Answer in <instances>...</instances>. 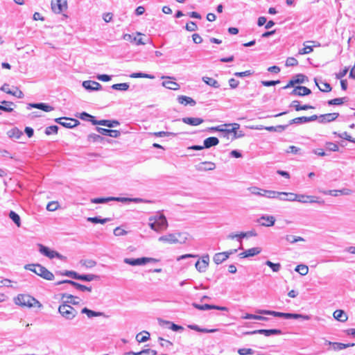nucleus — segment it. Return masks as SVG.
<instances>
[{"label": "nucleus", "instance_id": "nucleus-1", "mask_svg": "<svg viewBox=\"0 0 355 355\" xmlns=\"http://www.w3.org/2000/svg\"><path fill=\"white\" fill-rule=\"evenodd\" d=\"M257 313L262 315H268L274 317L283 318L284 319H302L304 320H310V316L307 315H302L300 313H283L278 312L275 311H270V310H263L258 309L256 311Z\"/></svg>", "mask_w": 355, "mask_h": 355}, {"label": "nucleus", "instance_id": "nucleus-2", "mask_svg": "<svg viewBox=\"0 0 355 355\" xmlns=\"http://www.w3.org/2000/svg\"><path fill=\"white\" fill-rule=\"evenodd\" d=\"M150 227L155 232H159L166 230L168 227V222L164 214H157L149 218Z\"/></svg>", "mask_w": 355, "mask_h": 355}, {"label": "nucleus", "instance_id": "nucleus-3", "mask_svg": "<svg viewBox=\"0 0 355 355\" xmlns=\"http://www.w3.org/2000/svg\"><path fill=\"white\" fill-rule=\"evenodd\" d=\"M26 270H30L46 280H53L54 275L47 270L45 267L39 263L26 264L24 266Z\"/></svg>", "mask_w": 355, "mask_h": 355}, {"label": "nucleus", "instance_id": "nucleus-4", "mask_svg": "<svg viewBox=\"0 0 355 355\" xmlns=\"http://www.w3.org/2000/svg\"><path fill=\"white\" fill-rule=\"evenodd\" d=\"M17 304L28 308L38 307L42 308V304L35 297L25 294L19 295L15 300Z\"/></svg>", "mask_w": 355, "mask_h": 355}, {"label": "nucleus", "instance_id": "nucleus-5", "mask_svg": "<svg viewBox=\"0 0 355 355\" xmlns=\"http://www.w3.org/2000/svg\"><path fill=\"white\" fill-rule=\"evenodd\" d=\"M58 312L67 320H73L78 314V311L71 305L62 303L58 307Z\"/></svg>", "mask_w": 355, "mask_h": 355}, {"label": "nucleus", "instance_id": "nucleus-6", "mask_svg": "<svg viewBox=\"0 0 355 355\" xmlns=\"http://www.w3.org/2000/svg\"><path fill=\"white\" fill-rule=\"evenodd\" d=\"M248 190L253 195L275 199V191L266 190L257 187H251Z\"/></svg>", "mask_w": 355, "mask_h": 355}, {"label": "nucleus", "instance_id": "nucleus-7", "mask_svg": "<svg viewBox=\"0 0 355 355\" xmlns=\"http://www.w3.org/2000/svg\"><path fill=\"white\" fill-rule=\"evenodd\" d=\"M183 235L182 233L178 234H168L166 235H164L160 236L158 240L160 242L168 243L170 244L177 243H184L187 237H184L183 241H180L178 237H181Z\"/></svg>", "mask_w": 355, "mask_h": 355}, {"label": "nucleus", "instance_id": "nucleus-8", "mask_svg": "<svg viewBox=\"0 0 355 355\" xmlns=\"http://www.w3.org/2000/svg\"><path fill=\"white\" fill-rule=\"evenodd\" d=\"M38 246L40 252L49 259L58 258L59 259H62L64 258V257L58 252L51 250L49 248L42 244H39Z\"/></svg>", "mask_w": 355, "mask_h": 355}, {"label": "nucleus", "instance_id": "nucleus-9", "mask_svg": "<svg viewBox=\"0 0 355 355\" xmlns=\"http://www.w3.org/2000/svg\"><path fill=\"white\" fill-rule=\"evenodd\" d=\"M275 198H278L282 201H297V194L289 192L275 191Z\"/></svg>", "mask_w": 355, "mask_h": 355}, {"label": "nucleus", "instance_id": "nucleus-10", "mask_svg": "<svg viewBox=\"0 0 355 355\" xmlns=\"http://www.w3.org/2000/svg\"><path fill=\"white\" fill-rule=\"evenodd\" d=\"M62 284H70V285L73 286L75 288H76L77 290H79L81 291H89V292L92 291V287H87L85 285L80 284L78 282H76L74 281L69 280V279H64V280L58 282L57 283H55V285H60Z\"/></svg>", "mask_w": 355, "mask_h": 355}, {"label": "nucleus", "instance_id": "nucleus-11", "mask_svg": "<svg viewBox=\"0 0 355 355\" xmlns=\"http://www.w3.org/2000/svg\"><path fill=\"white\" fill-rule=\"evenodd\" d=\"M67 8V0H56V2H51V9L52 10L57 14H60L64 10Z\"/></svg>", "mask_w": 355, "mask_h": 355}, {"label": "nucleus", "instance_id": "nucleus-12", "mask_svg": "<svg viewBox=\"0 0 355 355\" xmlns=\"http://www.w3.org/2000/svg\"><path fill=\"white\" fill-rule=\"evenodd\" d=\"M316 119H318V116L315 114L311 116H300L290 120L288 125L289 126L292 124H302L315 121Z\"/></svg>", "mask_w": 355, "mask_h": 355}, {"label": "nucleus", "instance_id": "nucleus-13", "mask_svg": "<svg viewBox=\"0 0 355 355\" xmlns=\"http://www.w3.org/2000/svg\"><path fill=\"white\" fill-rule=\"evenodd\" d=\"M209 263V254H205L202 257V260H198L196 263V268L200 272H204L206 271Z\"/></svg>", "mask_w": 355, "mask_h": 355}, {"label": "nucleus", "instance_id": "nucleus-14", "mask_svg": "<svg viewBox=\"0 0 355 355\" xmlns=\"http://www.w3.org/2000/svg\"><path fill=\"white\" fill-rule=\"evenodd\" d=\"M193 307L198 310L205 311V310H211V309H216L219 311H227L228 309L225 306H220L217 305H213V304H198L196 303L193 304Z\"/></svg>", "mask_w": 355, "mask_h": 355}, {"label": "nucleus", "instance_id": "nucleus-15", "mask_svg": "<svg viewBox=\"0 0 355 355\" xmlns=\"http://www.w3.org/2000/svg\"><path fill=\"white\" fill-rule=\"evenodd\" d=\"M96 130L101 135L109 136L113 138H117L121 135V132L116 130H110L103 128L96 127Z\"/></svg>", "mask_w": 355, "mask_h": 355}, {"label": "nucleus", "instance_id": "nucleus-16", "mask_svg": "<svg viewBox=\"0 0 355 355\" xmlns=\"http://www.w3.org/2000/svg\"><path fill=\"white\" fill-rule=\"evenodd\" d=\"M311 94V90L304 86H296L291 92L292 96H304Z\"/></svg>", "mask_w": 355, "mask_h": 355}, {"label": "nucleus", "instance_id": "nucleus-17", "mask_svg": "<svg viewBox=\"0 0 355 355\" xmlns=\"http://www.w3.org/2000/svg\"><path fill=\"white\" fill-rule=\"evenodd\" d=\"M257 222L265 227L273 226L275 223V218L273 216L263 215L260 217Z\"/></svg>", "mask_w": 355, "mask_h": 355}, {"label": "nucleus", "instance_id": "nucleus-18", "mask_svg": "<svg viewBox=\"0 0 355 355\" xmlns=\"http://www.w3.org/2000/svg\"><path fill=\"white\" fill-rule=\"evenodd\" d=\"M297 201L302 203H321L318 200V198L313 196H307L303 194H297Z\"/></svg>", "mask_w": 355, "mask_h": 355}, {"label": "nucleus", "instance_id": "nucleus-19", "mask_svg": "<svg viewBox=\"0 0 355 355\" xmlns=\"http://www.w3.org/2000/svg\"><path fill=\"white\" fill-rule=\"evenodd\" d=\"M31 108H37L46 112L53 111L54 110L53 107L44 103H28L27 105V109L30 110Z\"/></svg>", "mask_w": 355, "mask_h": 355}, {"label": "nucleus", "instance_id": "nucleus-20", "mask_svg": "<svg viewBox=\"0 0 355 355\" xmlns=\"http://www.w3.org/2000/svg\"><path fill=\"white\" fill-rule=\"evenodd\" d=\"M83 87L88 91H98L102 88L100 83L94 80L83 81Z\"/></svg>", "mask_w": 355, "mask_h": 355}, {"label": "nucleus", "instance_id": "nucleus-21", "mask_svg": "<svg viewBox=\"0 0 355 355\" xmlns=\"http://www.w3.org/2000/svg\"><path fill=\"white\" fill-rule=\"evenodd\" d=\"M216 168V164L211 162H203L196 166L198 171H212Z\"/></svg>", "mask_w": 355, "mask_h": 355}, {"label": "nucleus", "instance_id": "nucleus-22", "mask_svg": "<svg viewBox=\"0 0 355 355\" xmlns=\"http://www.w3.org/2000/svg\"><path fill=\"white\" fill-rule=\"evenodd\" d=\"M339 116L338 113H329L320 115L318 119L320 123H329L335 121Z\"/></svg>", "mask_w": 355, "mask_h": 355}, {"label": "nucleus", "instance_id": "nucleus-23", "mask_svg": "<svg viewBox=\"0 0 355 355\" xmlns=\"http://www.w3.org/2000/svg\"><path fill=\"white\" fill-rule=\"evenodd\" d=\"M159 324L160 325H166L167 328L171 329L173 331H179L184 329L183 327L176 324L170 321L159 319Z\"/></svg>", "mask_w": 355, "mask_h": 355}, {"label": "nucleus", "instance_id": "nucleus-24", "mask_svg": "<svg viewBox=\"0 0 355 355\" xmlns=\"http://www.w3.org/2000/svg\"><path fill=\"white\" fill-rule=\"evenodd\" d=\"M261 252L260 248H252L239 254L241 258H247L259 254Z\"/></svg>", "mask_w": 355, "mask_h": 355}, {"label": "nucleus", "instance_id": "nucleus-25", "mask_svg": "<svg viewBox=\"0 0 355 355\" xmlns=\"http://www.w3.org/2000/svg\"><path fill=\"white\" fill-rule=\"evenodd\" d=\"M314 81L315 85L318 86V89L322 92H329L331 91L332 87H331L330 84H329L327 82H323L321 80H318V78H315Z\"/></svg>", "mask_w": 355, "mask_h": 355}, {"label": "nucleus", "instance_id": "nucleus-26", "mask_svg": "<svg viewBox=\"0 0 355 355\" xmlns=\"http://www.w3.org/2000/svg\"><path fill=\"white\" fill-rule=\"evenodd\" d=\"M124 263L130 266H142L146 264V260L144 257L132 259V258H125L123 260Z\"/></svg>", "mask_w": 355, "mask_h": 355}, {"label": "nucleus", "instance_id": "nucleus-27", "mask_svg": "<svg viewBox=\"0 0 355 355\" xmlns=\"http://www.w3.org/2000/svg\"><path fill=\"white\" fill-rule=\"evenodd\" d=\"M182 121L186 124L196 126L204 122V120L201 118L194 117H184L182 119Z\"/></svg>", "mask_w": 355, "mask_h": 355}, {"label": "nucleus", "instance_id": "nucleus-28", "mask_svg": "<svg viewBox=\"0 0 355 355\" xmlns=\"http://www.w3.org/2000/svg\"><path fill=\"white\" fill-rule=\"evenodd\" d=\"M62 299H66L65 301H64V303H67V304H71L73 305H77L80 303V299L78 297L73 296L70 294L64 293L62 294Z\"/></svg>", "mask_w": 355, "mask_h": 355}, {"label": "nucleus", "instance_id": "nucleus-29", "mask_svg": "<svg viewBox=\"0 0 355 355\" xmlns=\"http://www.w3.org/2000/svg\"><path fill=\"white\" fill-rule=\"evenodd\" d=\"M257 332L259 334L264 335L265 336H270L273 335H282L283 334L281 329H257Z\"/></svg>", "mask_w": 355, "mask_h": 355}, {"label": "nucleus", "instance_id": "nucleus-30", "mask_svg": "<svg viewBox=\"0 0 355 355\" xmlns=\"http://www.w3.org/2000/svg\"><path fill=\"white\" fill-rule=\"evenodd\" d=\"M224 127L227 128L232 126V128L230 130L227 131V132H232L234 133V139L239 138L243 137L244 135H237V130L240 128V125L239 123H225L223 124Z\"/></svg>", "mask_w": 355, "mask_h": 355}, {"label": "nucleus", "instance_id": "nucleus-31", "mask_svg": "<svg viewBox=\"0 0 355 355\" xmlns=\"http://www.w3.org/2000/svg\"><path fill=\"white\" fill-rule=\"evenodd\" d=\"M178 101L179 103L184 105H190L194 106L196 103L192 98L187 96H179L178 97Z\"/></svg>", "mask_w": 355, "mask_h": 355}, {"label": "nucleus", "instance_id": "nucleus-32", "mask_svg": "<svg viewBox=\"0 0 355 355\" xmlns=\"http://www.w3.org/2000/svg\"><path fill=\"white\" fill-rule=\"evenodd\" d=\"M219 143V140L216 137H210L204 140V147L205 148H209L212 146H215L218 145Z\"/></svg>", "mask_w": 355, "mask_h": 355}, {"label": "nucleus", "instance_id": "nucleus-33", "mask_svg": "<svg viewBox=\"0 0 355 355\" xmlns=\"http://www.w3.org/2000/svg\"><path fill=\"white\" fill-rule=\"evenodd\" d=\"M333 315L336 320L343 322H345L348 318L347 313L344 311L340 309L336 310L334 312Z\"/></svg>", "mask_w": 355, "mask_h": 355}, {"label": "nucleus", "instance_id": "nucleus-34", "mask_svg": "<svg viewBox=\"0 0 355 355\" xmlns=\"http://www.w3.org/2000/svg\"><path fill=\"white\" fill-rule=\"evenodd\" d=\"M7 135L11 139H18L23 135V132L17 128H13L8 131Z\"/></svg>", "mask_w": 355, "mask_h": 355}, {"label": "nucleus", "instance_id": "nucleus-35", "mask_svg": "<svg viewBox=\"0 0 355 355\" xmlns=\"http://www.w3.org/2000/svg\"><path fill=\"white\" fill-rule=\"evenodd\" d=\"M187 327L190 329H192V330H194V331H196L198 332H201V333H213V332L216 331V329H206V328H202L197 324H189Z\"/></svg>", "mask_w": 355, "mask_h": 355}, {"label": "nucleus", "instance_id": "nucleus-36", "mask_svg": "<svg viewBox=\"0 0 355 355\" xmlns=\"http://www.w3.org/2000/svg\"><path fill=\"white\" fill-rule=\"evenodd\" d=\"M64 120L68 121L69 122L62 121L61 125L67 128H73L80 123L79 121L71 118H67V119Z\"/></svg>", "mask_w": 355, "mask_h": 355}, {"label": "nucleus", "instance_id": "nucleus-37", "mask_svg": "<svg viewBox=\"0 0 355 355\" xmlns=\"http://www.w3.org/2000/svg\"><path fill=\"white\" fill-rule=\"evenodd\" d=\"M100 277L96 275L93 274H83L80 275L78 277V280L84 281V282H92L93 280L99 279Z\"/></svg>", "mask_w": 355, "mask_h": 355}, {"label": "nucleus", "instance_id": "nucleus-38", "mask_svg": "<svg viewBox=\"0 0 355 355\" xmlns=\"http://www.w3.org/2000/svg\"><path fill=\"white\" fill-rule=\"evenodd\" d=\"M288 127V124L287 125H276V126H267V127H265L264 129L269 132H282Z\"/></svg>", "mask_w": 355, "mask_h": 355}, {"label": "nucleus", "instance_id": "nucleus-39", "mask_svg": "<svg viewBox=\"0 0 355 355\" xmlns=\"http://www.w3.org/2000/svg\"><path fill=\"white\" fill-rule=\"evenodd\" d=\"M81 313L86 314L88 318L101 316L104 315L103 312L94 311L87 309V307L83 308L81 311Z\"/></svg>", "mask_w": 355, "mask_h": 355}, {"label": "nucleus", "instance_id": "nucleus-40", "mask_svg": "<svg viewBox=\"0 0 355 355\" xmlns=\"http://www.w3.org/2000/svg\"><path fill=\"white\" fill-rule=\"evenodd\" d=\"M150 339V334L147 331H143L136 336V340L139 343H144Z\"/></svg>", "mask_w": 355, "mask_h": 355}, {"label": "nucleus", "instance_id": "nucleus-41", "mask_svg": "<svg viewBox=\"0 0 355 355\" xmlns=\"http://www.w3.org/2000/svg\"><path fill=\"white\" fill-rule=\"evenodd\" d=\"M202 80L207 85H208L214 88H219L220 87V84L218 83V82L216 80L214 79L213 78L204 76V77H202Z\"/></svg>", "mask_w": 355, "mask_h": 355}, {"label": "nucleus", "instance_id": "nucleus-42", "mask_svg": "<svg viewBox=\"0 0 355 355\" xmlns=\"http://www.w3.org/2000/svg\"><path fill=\"white\" fill-rule=\"evenodd\" d=\"M8 216L17 227H19L21 226V218L18 214L14 211H10L8 214Z\"/></svg>", "mask_w": 355, "mask_h": 355}, {"label": "nucleus", "instance_id": "nucleus-43", "mask_svg": "<svg viewBox=\"0 0 355 355\" xmlns=\"http://www.w3.org/2000/svg\"><path fill=\"white\" fill-rule=\"evenodd\" d=\"M87 221L95 223V224H96V223L105 224V223L110 221V218H101L100 216L89 217V218H87Z\"/></svg>", "mask_w": 355, "mask_h": 355}, {"label": "nucleus", "instance_id": "nucleus-44", "mask_svg": "<svg viewBox=\"0 0 355 355\" xmlns=\"http://www.w3.org/2000/svg\"><path fill=\"white\" fill-rule=\"evenodd\" d=\"M223 252H218L214 254L213 257L214 262L218 265L226 261V257Z\"/></svg>", "mask_w": 355, "mask_h": 355}, {"label": "nucleus", "instance_id": "nucleus-45", "mask_svg": "<svg viewBox=\"0 0 355 355\" xmlns=\"http://www.w3.org/2000/svg\"><path fill=\"white\" fill-rule=\"evenodd\" d=\"M347 100V97L343 98H336L327 101L329 105H340L343 104Z\"/></svg>", "mask_w": 355, "mask_h": 355}, {"label": "nucleus", "instance_id": "nucleus-46", "mask_svg": "<svg viewBox=\"0 0 355 355\" xmlns=\"http://www.w3.org/2000/svg\"><path fill=\"white\" fill-rule=\"evenodd\" d=\"M162 86H164V87H166L167 89H172V90H177L180 87L179 85L177 83L173 82V81H169V80L164 81L162 83Z\"/></svg>", "mask_w": 355, "mask_h": 355}, {"label": "nucleus", "instance_id": "nucleus-47", "mask_svg": "<svg viewBox=\"0 0 355 355\" xmlns=\"http://www.w3.org/2000/svg\"><path fill=\"white\" fill-rule=\"evenodd\" d=\"M130 85L127 83L114 84L111 86L113 89L126 91L129 89Z\"/></svg>", "mask_w": 355, "mask_h": 355}, {"label": "nucleus", "instance_id": "nucleus-48", "mask_svg": "<svg viewBox=\"0 0 355 355\" xmlns=\"http://www.w3.org/2000/svg\"><path fill=\"white\" fill-rule=\"evenodd\" d=\"M80 263L87 268H93L96 265V262L92 259H82L80 261Z\"/></svg>", "mask_w": 355, "mask_h": 355}, {"label": "nucleus", "instance_id": "nucleus-49", "mask_svg": "<svg viewBox=\"0 0 355 355\" xmlns=\"http://www.w3.org/2000/svg\"><path fill=\"white\" fill-rule=\"evenodd\" d=\"M354 346V343L344 344L341 343H334L333 347L336 350H342L349 347Z\"/></svg>", "mask_w": 355, "mask_h": 355}, {"label": "nucleus", "instance_id": "nucleus-50", "mask_svg": "<svg viewBox=\"0 0 355 355\" xmlns=\"http://www.w3.org/2000/svg\"><path fill=\"white\" fill-rule=\"evenodd\" d=\"M131 78H146L150 79H154L155 76L151 74L145 73L142 72L133 73L130 76Z\"/></svg>", "mask_w": 355, "mask_h": 355}, {"label": "nucleus", "instance_id": "nucleus-51", "mask_svg": "<svg viewBox=\"0 0 355 355\" xmlns=\"http://www.w3.org/2000/svg\"><path fill=\"white\" fill-rule=\"evenodd\" d=\"M61 275L63 276L71 277L76 280H78V277L80 275V274L73 270H65L63 272H62Z\"/></svg>", "mask_w": 355, "mask_h": 355}, {"label": "nucleus", "instance_id": "nucleus-52", "mask_svg": "<svg viewBox=\"0 0 355 355\" xmlns=\"http://www.w3.org/2000/svg\"><path fill=\"white\" fill-rule=\"evenodd\" d=\"M110 201H112V197L95 198L91 200V202L94 204L107 203Z\"/></svg>", "mask_w": 355, "mask_h": 355}, {"label": "nucleus", "instance_id": "nucleus-53", "mask_svg": "<svg viewBox=\"0 0 355 355\" xmlns=\"http://www.w3.org/2000/svg\"><path fill=\"white\" fill-rule=\"evenodd\" d=\"M295 270L299 272L301 275H306L309 272V268L306 265L300 264L297 266Z\"/></svg>", "mask_w": 355, "mask_h": 355}, {"label": "nucleus", "instance_id": "nucleus-54", "mask_svg": "<svg viewBox=\"0 0 355 355\" xmlns=\"http://www.w3.org/2000/svg\"><path fill=\"white\" fill-rule=\"evenodd\" d=\"M104 138L99 135L92 133L88 135V140L92 142H102Z\"/></svg>", "mask_w": 355, "mask_h": 355}, {"label": "nucleus", "instance_id": "nucleus-55", "mask_svg": "<svg viewBox=\"0 0 355 355\" xmlns=\"http://www.w3.org/2000/svg\"><path fill=\"white\" fill-rule=\"evenodd\" d=\"M334 134L336 135L338 137L341 139H344L350 142L355 143V139L352 138L350 135H349L347 132H343L342 133H337L336 132H334Z\"/></svg>", "mask_w": 355, "mask_h": 355}, {"label": "nucleus", "instance_id": "nucleus-56", "mask_svg": "<svg viewBox=\"0 0 355 355\" xmlns=\"http://www.w3.org/2000/svg\"><path fill=\"white\" fill-rule=\"evenodd\" d=\"M265 264L270 267L273 272H278L282 267L279 263H275L270 261H266Z\"/></svg>", "mask_w": 355, "mask_h": 355}, {"label": "nucleus", "instance_id": "nucleus-57", "mask_svg": "<svg viewBox=\"0 0 355 355\" xmlns=\"http://www.w3.org/2000/svg\"><path fill=\"white\" fill-rule=\"evenodd\" d=\"M285 239L286 240V241H288L291 243H295L297 241H304V239L302 237L295 236H293V235H286V236L285 237Z\"/></svg>", "mask_w": 355, "mask_h": 355}, {"label": "nucleus", "instance_id": "nucleus-58", "mask_svg": "<svg viewBox=\"0 0 355 355\" xmlns=\"http://www.w3.org/2000/svg\"><path fill=\"white\" fill-rule=\"evenodd\" d=\"M153 135L155 137H162L166 136H175L177 134L172 132H165V131H160V132H155L153 133Z\"/></svg>", "mask_w": 355, "mask_h": 355}, {"label": "nucleus", "instance_id": "nucleus-59", "mask_svg": "<svg viewBox=\"0 0 355 355\" xmlns=\"http://www.w3.org/2000/svg\"><path fill=\"white\" fill-rule=\"evenodd\" d=\"M58 129H59V128L58 125L49 126V127L46 128V129H45V134L47 135H50L52 133L57 134Z\"/></svg>", "mask_w": 355, "mask_h": 355}, {"label": "nucleus", "instance_id": "nucleus-60", "mask_svg": "<svg viewBox=\"0 0 355 355\" xmlns=\"http://www.w3.org/2000/svg\"><path fill=\"white\" fill-rule=\"evenodd\" d=\"M79 117L83 121L90 122H92V121H93L94 119V116L85 112H83L82 113H80Z\"/></svg>", "mask_w": 355, "mask_h": 355}, {"label": "nucleus", "instance_id": "nucleus-61", "mask_svg": "<svg viewBox=\"0 0 355 355\" xmlns=\"http://www.w3.org/2000/svg\"><path fill=\"white\" fill-rule=\"evenodd\" d=\"M298 64V61L293 57H289L286 60V66L294 67Z\"/></svg>", "mask_w": 355, "mask_h": 355}, {"label": "nucleus", "instance_id": "nucleus-62", "mask_svg": "<svg viewBox=\"0 0 355 355\" xmlns=\"http://www.w3.org/2000/svg\"><path fill=\"white\" fill-rule=\"evenodd\" d=\"M326 148L329 151H338L339 148L338 146L336 144H334L333 142H327L326 144Z\"/></svg>", "mask_w": 355, "mask_h": 355}, {"label": "nucleus", "instance_id": "nucleus-63", "mask_svg": "<svg viewBox=\"0 0 355 355\" xmlns=\"http://www.w3.org/2000/svg\"><path fill=\"white\" fill-rule=\"evenodd\" d=\"M198 28V26L193 21H189L186 24V29L188 31L193 32L196 31Z\"/></svg>", "mask_w": 355, "mask_h": 355}, {"label": "nucleus", "instance_id": "nucleus-64", "mask_svg": "<svg viewBox=\"0 0 355 355\" xmlns=\"http://www.w3.org/2000/svg\"><path fill=\"white\" fill-rule=\"evenodd\" d=\"M253 352H254L253 349H252L250 348H241V349H239V350H238V353L240 355L252 354H253Z\"/></svg>", "mask_w": 355, "mask_h": 355}]
</instances>
